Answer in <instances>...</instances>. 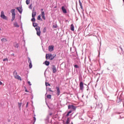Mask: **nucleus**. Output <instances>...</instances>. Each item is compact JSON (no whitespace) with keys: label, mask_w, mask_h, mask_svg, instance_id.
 I'll list each match as a JSON object with an SVG mask.
<instances>
[{"label":"nucleus","mask_w":124,"mask_h":124,"mask_svg":"<svg viewBox=\"0 0 124 124\" xmlns=\"http://www.w3.org/2000/svg\"><path fill=\"white\" fill-rule=\"evenodd\" d=\"M31 22H32V23H35V17H32V18L31 20Z\"/></svg>","instance_id":"5701e85b"},{"label":"nucleus","mask_w":124,"mask_h":124,"mask_svg":"<svg viewBox=\"0 0 124 124\" xmlns=\"http://www.w3.org/2000/svg\"><path fill=\"white\" fill-rule=\"evenodd\" d=\"M3 62H8V59L5 58V59H3Z\"/></svg>","instance_id":"58836bf2"},{"label":"nucleus","mask_w":124,"mask_h":124,"mask_svg":"<svg viewBox=\"0 0 124 124\" xmlns=\"http://www.w3.org/2000/svg\"><path fill=\"white\" fill-rule=\"evenodd\" d=\"M118 51L119 52L120 55H123L124 54V50L122 48V46H119L118 48Z\"/></svg>","instance_id":"1a4fd4ad"},{"label":"nucleus","mask_w":124,"mask_h":124,"mask_svg":"<svg viewBox=\"0 0 124 124\" xmlns=\"http://www.w3.org/2000/svg\"><path fill=\"white\" fill-rule=\"evenodd\" d=\"M68 113H69L70 114H71L72 113V109H70L69 111L67 112Z\"/></svg>","instance_id":"37998d69"},{"label":"nucleus","mask_w":124,"mask_h":124,"mask_svg":"<svg viewBox=\"0 0 124 124\" xmlns=\"http://www.w3.org/2000/svg\"><path fill=\"white\" fill-rule=\"evenodd\" d=\"M46 97L48 99H51V98L52 97V95L51 94H47L46 96Z\"/></svg>","instance_id":"c85d7f7f"},{"label":"nucleus","mask_w":124,"mask_h":124,"mask_svg":"<svg viewBox=\"0 0 124 124\" xmlns=\"http://www.w3.org/2000/svg\"><path fill=\"white\" fill-rule=\"evenodd\" d=\"M15 55V54L14 53H13V54H11V56H14Z\"/></svg>","instance_id":"6e6d98bb"},{"label":"nucleus","mask_w":124,"mask_h":124,"mask_svg":"<svg viewBox=\"0 0 124 124\" xmlns=\"http://www.w3.org/2000/svg\"><path fill=\"white\" fill-rule=\"evenodd\" d=\"M14 76H15V75H18V73H17V71L15 70L13 72Z\"/></svg>","instance_id":"473e14b6"},{"label":"nucleus","mask_w":124,"mask_h":124,"mask_svg":"<svg viewBox=\"0 0 124 124\" xmlns=\"http://www.w3.org/2000/svg\"><path fill=\"white\" fill-rule=\"evenodd\" d=\"M27 51H28V49L27 48V47L25 48V52H27Z\"/></svg>","instance_id":"4d7b16f0"},{"label":"nucleus","mask_w":124,"mask_h":124,"mask_svg":"<svg viewBox=\"0 0 124 124\" xmlns=\"http://www.w3.org/2000/svg\"><path fill=\"white\" fill-rule=\"evenodd\" d=\"M43 64H45L46 66H49L50 65V62L46 60L44 62Z\"/></svg>","instance_id":"dca6fc26"},{"label":"nucleus","mask_w":124,"mask_h":124,"mask_svg":"<svg viewBox=\"0 0 124 124\" xmlns=\"http://www.w3.org/2000/svg\"><path fill=\"white\" fill-rule=\"evenodd\" d=\"M36 16V12H32V17H34Z\"/></svg>","instance_id":"a878e982"},{"label":"nucleus","mask_w":124,"mask_h":124,"mask_svg":"<svg viewBox=\"0 0 124 124\" xmlns=\"http://www.w3.org/2000/svg\"><path fill=\"white\" fill-rule=\"evenodd\" d=\"M32 26L34 28H35L37 35L40 36L41 35V31H40V27L38 26V23L35 22L32 23Z\"/></svg>","instance_id":"f257e3e1"},{"label":"nucleus","mask_w":124,"mask_h":124,"mask_svg":"<svg viewBox=\"0 0 124 124\" xmlns=\"http://www.w3.org/2000/svg\"><path fill=\"white\" fill-rule=\"evenodd\" d=\"M29 107V102H28L26 105V108H28Z\"/></svg>","instance_id":"a19ab883"},{"label":"nucleus","mask_w":124,"mask_h":124,"mask_svg":"<svg viewBox=\"0 0 124 124\" xmlns=\"http://www.w3.org/2000/svg\"><path fill=\"white\" fill-rule=\"evenodd\" d=\"M14 47L15 48H17V49L19 48V44L16 43L14 44Z\"/></svg>","instance_id":"6ab92c4d"},{"label":"nucleus","mask_w":124,"mask_h":124,"mask_svg":"<svg viewBox=\"0 0 124 124\" xmlns=\"http://www.w3.org/2000/svg\"><path fill=\"white\" fill-rule=\"evenodd\" d=\"M43 10H44V9H41V14H42V12H44V11H43Z\"/></svg>","instance_id":"de8ad7c7"},{"label":"nucleus","mask_w":124,"mask_h":124,"mask_svg":"<svg viewBox=\"0 0 124 124\" xmlns=\"http://www.w3.org/2000/svg\"><path fill=\"white\" fill-rule=\"evenodd\" d=\"M51 69L52 70L53 73H56L57 72V68L55 65H52L51 67Z\"/></svg>","instance_id":"ddd939ff"},{"label":"nucleus","mask_w":124,"mask_h":124,"mask_svg":"<svg viewBox=\"0 0 124 124\" xmlns=\"http://www.w3.org/2000/svg\"><path fill=\"white\" fill-rule=\"evenodd\" d=\"M24 88H25V92L26 93H30V91H28V89H27V88L26 87H25Z\"/></svg>","instance_id":"4c0bfd02"},{"label":"nucleus","mask_w":124,"mask_h":124,"mask_svg":"<svg viewBox=\"0 0 124 124\" xmlns=\"http://www.w3.org/2000/svg\"><path fill=\"white\" fill-rule=\"evenodd\" d=\"M37 20L39 21H42V18H41V16L39 15L37 17Z\"/></svg>","instance_id":"bb28decb"},{"label":"nucleus","mask_w":124,"mask_h":124,"mask_svg":"<svg viewBox=\"0 0 124 124\" xmlns=\"http://www.w3.org/2000/svg\"><path fill=\"white\" fill-rule=\"evenodd\" d=\"M29 8L30 9H32V3H31L30 4V5L29 6Z\"/></svg>","instance_id":"c9c22d12"},{"label":"nucleus","mask_w":124,"mask_h":124,"mask_svg":"<svg viewBox=\"0 0 124 124\" xmlns=\"http://www.w3.org/2000/svg\"><path fill=\"white\" fill-rule=\"evenodd\" d=\"M61 9L62 12H63L64 14H66V13H67V11L66 10V9H65V7L64 6H62L61 7Z\"/></svg>","instance_id":"9b49d317"},{"label":"nucleus","mask_w":124,"mask_h":124,"mask_svg":"<svg viewBox=\"0 0 124 124\" xmlns=\"http://www.w3.org/2000/svg\"><path fill=\"white\" fill-rule=\"evenodd\" d=\"M41 16L43 20H46V18H45V12H42L41 14Z\"/></svg>","instance_id":"f3484780"},{"label":"nucleus","mask_w":124,"mask_h":124,"mask_svg":"<svg viewBox=\"0 0 124 124\" xmlns=\"http://www.w3.org/2000/svg\"><path fill=\"white\" fill-rule=\"evenodd\" d=\"M57 95L58 96L61 94V90H60V87H56Z\"/></svg>","instance_id":"4468645a"},{"label":"nucleus","mask_w":124,"mask_h":124,"mask_svg":"<svg viewBox=\"0 0 124 124\" xmlns=\"http://www.w3.org/2000/svg\"><path fill=\"white\" fill-rule=\"evenodd\" d=\"M21 18H22V16H19V20H21Z\"/></svg>","instance_id":"09e8293b"},{"label":"nucleus","mask_w":124,"mask_h":124,"mask_svg":"<svg viewBox=\"0 0 124 124\" xmlns=\"http://www.w3.org/2000/svg\"><path fill=\"white\" fill-rule=\"evenodd\" d=\"M52 115H53V113H49V116H52Z\"/></svg>","instance_id":"603ef678"},{"label":"nucleus","mask_w":124,"mask_h":124,"mask_svg":"<svg viewBox=\"0 0 124 124\" xmlns=\"http://www.w3.org/2000/svg\"><path fill=\"white\" fill-rule=\"evenodd\" d=\"M0 31H1V29L0 28Z\"/></svg>","instance_id":"338daca9"},{"label":"nucleus","mask_w":124,"mask_h":124,"mask_svg":"<svg viewBox=\"0 0 124 124\" xmlns=\"http://www.w3.org/2000/svg\"><path fill=\"white\" fill-rule=\"evenodd\" d=\"M31 1V0H26V3L27 4V5H29L30 4V2Z\"/></svg>","instance_id":"f704fd0d"},{"label":"nucleus","mask_w":124,"mask_h":124,"mask_svg":"<svg viewBox=\"0 0 124 124\" xmlns=\"http://www.w3.org/2000/svg\"><path fill=\"white\" fill-rule=\"evenodd\" d=\"M14 27H16V28H20V26H19L17 22H16L14 23Z\"/></svg>","instance_id":"aec40b11"},{"label":"nucleus","mask_w":124,"mask_h":124,"mask_svg":"<svg viewBox=\"0 0 124 124\" xmlns=\"http://www.w3.org/2000/svg\"><path fill=\"white\" fill-rule=\"evenodd\" d=\"M15 78L17 80H19V81H22V78H21V77L18 75H15Z\"/></svg>","instance_id":"2eb2a0df"},{"label":"nucleus","mask_w":124,"mask_h":124,"mask_svg":"<svg viewBox=\"0 0 124 124\" xmlns=\"http://www.w3.org/2000/svg\"><path fill=\"white\" fill-rule=\"evenodd\" d=\"M54 45L49 46L48 47V51L49 52H53V51H54Z\"/></svg>","instance_id":"f8f14e48"},{"label":"nucleus","mask_w":124,"mask_h":124,"mask_svg":"<svg viewBox=\"0 0 124 124\" xmlns=\"http://www.w3.org/2000/svg\"><path fill=\"white\" fill-rule=\"evenodd\" d=\"M46 104V105L47 106V107H48V108H50V107H49V106L48 105V104H47V103Z\"/></svg>","instance_id":"13d9d810"},{"label":"nucleus","mask_w":124,"mask_h":124,"mask_svg":"<svg viewBox=\"0 0 124 124\" xmlns=\"http://www.w3.org/2000/svg\"><path fill=\"white\" fill-rule=\"evenodd\" d=\"M74 67H75V68H76L77 69H79V65H77V64H74Z\"/></svg>","instance_id":"c756f323"},{"label":"nucleus","mask_w":124,"mask_h":124,"mask_svg":"<svg viewBox=\"0 0 124 124\" xmlns=\"http://www.w3.org/2000/svg\"><path fill=\"white\" fill-rule=\"evenodd\" d=\"M70 30L71 31H74V25H73V24L71 25Z\"/></svg>","instance_id":"412c9836"},{"label":"nucleus","mask_w":124,"mask_h":124,"mask_svg":"<svg viewBox=\"0 0 124 124\" xmlns=\"http://www.w3.org/2000/svg\"><path fill=\"white\" fill-rule=\"evenodd\" d=\"M0 17L2 18V19H3L4 20H7L8 19L7 16L4 15V12H3V11H2L1 12Z\"/></svg>","instance_id":"0eeeda50"},{"label":"nucleus","mask_w":124,"mask_h":124,"mask_svg":"<svg viewBox=\"0 0 124 124\" xmlns=\"http://www.w3.org/2000/svg\"><path fill=\"white\" fill-rule=\"evenodd\" d=\"M70 114L69 113L67 112V114H66V117H69V115H70Z\"/></svg>","instance_id":"c03bdc74"},{"label":"nucleus","mask_w":124,"mask_h":124,"mask_svg":"<svg viewBox=\"0 0 124 124\" xmlns=\"http://www.w3.org/2000/svg\"><path fill=\"white\" fill-rule=\"evenodd\" d=\"M83 85H85V86H87V84L83 83Z\"/></svg>","instance_id":"052dcab7"},{"label":"nucleus","mask_w":124,"mask_h":124,"mask_svg":"<svg viewBox=\"0 0 124 124\" xmlns=\"http://www.w3.org/2000/svg\"><path fill=\"white\" fill-rule=\"evenodd\" d=\"M79 90L81 92H83L84 91V83L83 81H80L79 82Z\"/></svg>","instance_id":"423d86ee"},{"label":"nucleus","mask_w":124,"mask_h":124,"mask_svg":"<svg viewBox=\"0 0 124 124\" xmlns=\"http://www.w3.org/2000/svg\"><path fill=\"white\" fill-rule=\"evenodd\" d=\"M1 42H7V39H6V38H2L1 39Z\"/></svg>","instance_id":"393cba45"},{"label":"nucleus","mask_w":124,"mask_h":124,"mask_svg":"<svg viewBox=\"0 0 124 124\" xmlns=\"http://www.w3.org/2000/svg\"><path fill=\"white\" fill-rule=\"evenodd\" d=\"M16 9L17 10L20 14H22V13H23V9L22 8V6L17 7L16 8Z\"/></svg>","instance_id":"9d476101"},{"label":"nucleus","mask_w":124,"mask_h":124,"mask_svg":"<svg viewBox=\"0 0 124 124\" xmlns=\"http://www.w3.org/2000/svg\"><path fill=\"white\" fill-rule=\"evenodd\" d=\"M76 108H77V107L73 105H69L68 106V109H71L73 111H75V110H76Z\"/></svg>","instance_id":"39448f33"},{"label":"nucleus","mask_w":124,"mask_h":124,"mask_svg":"<svg viewBox=\"0 0 124 124\" xmlns=\"http://www.w3.org/2000/svg\"><path fill=\"white\" fill-rule=\"evenodd\" d=\"M34 117H35V114H34Z\"/></svg>","instance_id":"0e129e2a"},{"label":"nucleus","mask_w":124,"mask_h":124,"mask_svg":"<svg viewBox=\"0 0 124 124\" xmlns=\"http://www.w3.org/2000/svg\"><path fill=\"white\" fill-rule=\"evenodd\" d=\"M0 85H3V83H2V82H1V81L0 80Z\"/></svg>","instance_id":"3c124183"},{"label":"nucleus","mask_w":124,"mask_h":124,"mask_svg":"<svg viewBox=\"0 0 124 124\" xmlns=\"http://www.w3.org/2000/svg\"><path fill=\"white\" fill-rule=\"evenodd\" d=\"M123 0V2H124V0Z\"/></svg>","instance_id":"69168bd1"},{"label":"nucleus","mask_w":124,"mask_h":124,"mask_svg":"<svg viewBox=\"0 0 124 124\" xmlns=\"http://www.w3.org/2000/svg\"><path fill=\"white\" fill-rule=\"evenodd\" d=\"M78 2L81 9L83 10V5H82V2H81V0H78Z\"/></svg>","instance_id":"4be33fe9"},{"label":"nucleus","mask_w":124,"mask_h":124,"mask_svg":"<svg viewBox=\"0 0 124 124\" xmlns=\"http://www.w3.org/2000/svg\"><path fill=\"white\" fill-rule=\"evenodd\" d=\"M57 28H58V25L56 24L55 25H53V29H57Z\"/></svg>","instance_id":"e433bc0d"},{"label":"nucleus","mask_w":124,"mask_h":124,"mask_svg":"<svg viewBox=\"0 0 124 124\" xmlns=\"http://www.w3.org/2000/svg\"><path fill=\"white\" fill-rule=\"evenodd\" d=\"M107 70H110V69H109V68H107Z\"/></svg>","instance_id":"bf43d9fd"},{"label":"nucleus","mask_w":124,"mask_h":124,"mask_svg":"<svg viewBox=\"0 0 124 124\" xmlns=\"http://www.w3.org/2000/svg\"><path fill=\"white\" fill-rule=\"evenodd\" d=\"M35 9L34 8V7L33 8V9L32 10V12H35Z\"/></svg>","instance_id":"8fccbe9b"},{"label":"nucleus","mask_w":124,"mask_h":124,"mask_svg":"<svg viewBox=\"0 0 124 124\" xmlns=\"http://www.w3.org/2000/svg\"><path fill=\"white\" fill-rule=\"evenodd\" d=\"M18 106L19 110H21V107L22 106V103L18 102Z\"/></svg>","instance_id":"b1692460"},{"label":"nucleus","mask_w":124,"mask_h":124,"mask_svg":"<svg viewBox=\"0 0 124 124\" xmlns=\"http://www.w3.org/2000/svg\"><path fill=\"white\" fill-rule=\"evenodd\" d=\"M69 124V118H68L66 121V122L65 123H63V124Z\"/></svg>","instance_id":"2f4dec72"},{"label":"nucleus","mask_w":124,"mask_h":124,"mask_svg":"<svg viewBox=\"0 0 124 124\" xmlns=\"http://www.w3.org/2000/svg\"><path fill=\"white\" fill-rule=\"evenodd\" d=\"M8 122H10V120H8Z\"/></svg>","instance_id":"774afa93"},{"label":"nucleus","mask_w":124,"mask_h":124,"mask_svg":"<svg viewBox=\"0 0 124 124\" xmlns=\"http://www.w3.org/2000/svg\"><path fill=\"white\" fill-rule=\"evenodd\" d=\"M33 121H34L33 124H34L35 123V122L36 121V118H35V116H34L33 117Z\"/></svg>","instance_id":"72a5a7b5"},{"label":"nucleus","mask_w":124,"mask_h":124,"mask_svg":"<svg viewBox=\"0 0 124 124\" xmlns=\"http://www.w3.org/2000/svg\"><path fill=\"white\" fill-rule=\"evenodd\" d=\"M47 91H48L49 92H51V93H53V91H52V90H51V88H48L47 89Z\"/></svg>","instance_id":"ea45409f"},{"label":"nucleus","mask_w":124,"mask_h":124,"mask_svg":"<svg viewBox=\"0 0 124 124\" xmlns=\"http://www.w3.org/2000/svg\"><path fill=\"white\" fill-rule=\"evenodd\" d=\"M28 62L29 63V67L31 69V68H32V63H31V58L30 57H28Z\"/></svg>","instance_id":"6e6552de"},{"label":"nucleus","mask_w":124,"mask_h":124,"mask_svg":"<svg viewBox=\"0 0 124 124\" xmlns=\"http://www.w3.org/2000/svg\"><path fill=\"white\" fill-rule=\"evenodd\" d=\"M31 99H33V94L31 93Z\"/></svg>","instance_id":"49530a36"},{"label":"nucleus","mask_w":124,"mask_h":124,"mask_svg":"<svg viewBox=\"0 0 124 124\" xmlns=\"http://www.w3.org/2000/svg\"><path fill=\"white\" fill-rule=\"evenodd\" d=\"M45 84H46V87H48V86L50 87L51 86V84H50V83H49V82H46Z\"/></svg>","instance_id":"7c9ffc66"},{"label":"nucleus","mask_w":124,"mask_h":124,"mask_svg":"<svg viewBox=\"0 0 124 124\" xmlns=\"http://www.w3.org/2000/svg\"><path fill=\"white\" fill-rule=\"evenodd\" d=\"M33 113H34V110L33 111Z\"/></svg>","instance_id":"e2e57ef3"},{"label":"nucleus","mask_w":124,"mask_h":124,"mask_svg":"<svg viewBox=\"0 0 124 124\" xmlns=\"http://www.w3.org/2000/svg\"><path fill=\"white\" fill-rule=\"evenodd\" d=\"M95 107V109H97L98 110H100V111H102V103H99L98 102H96L95 104H94Z\"/></svg>","instance_id":"f03ea898"},{"label":"nucleus","mask_w":124,"mask_h":124,"mask_svg":"<svg viewBox=\"0 0 124 124\" xmlns=\"http://www.w3.org/2000/svg\"><path fill=\"white\" fill-rule=\"evenodd\" d=\"M56 55L55 54L54 56H53V54H46V60H50V61H53L54 59L56 57Z\"/></svg>","instance_id":"7ed1b4c3"},{"label":"nucleus","mask_w":124,"mask_h":124,"mask_svg":"<svg viewBox=\"0 0 124 124\" xmlns=\"http://www.w3.org/2000/svg\"><path fill=\"white\" fill-rule=\"evenodd\" d=\"M110 18L112 21H113L114 24H116V21H115V17L113 16H110Z\"/></svg>","instance_id":"a211bd4d"},{"label":"nucleus","mask_w":124,"mask_h":124,"mask_svg":"<svg viewBox=\"0 0 124 124\" xmlns=\"http://www.w3.org/2000/svg\"><path fill=\"white\" fill-rule=\"evenodd\" d=\"M46 31H47V28H46V27H45L43 30V32L44 33H45V32H46Z\"/></svg>","instance_id":"cd10ccee"},{"label":"nucleus","mask_w":124,"mask_h":124,"mask_svg":"<svg viewBox=\"0 0 124 124\" xmlns=\"http://www.w3.org/2000/svg\"><path fill=\"white\" fill-rule=\"evenodd\" d=\"M28 85H29V86H31V81H28Z\"/></svg>","instance_id":"79ce46f5"},{"label":"nucleus","mask_w":124,"mask_h":124,"mask_svg":"<svg viewBox=\"0 0 124 124\" xmlns=\"http://www.w3.org/2000/svg\"><path fill=\"white\" fill-rule=\"evenodd\" d=\"M11 13H12V19L11 22H13L14 20H15V17L16 16V13L15 12V9H12L10 11Z\"/></svg>","instance_id":"20e7f679"},{"label":"nucleus","mask_w":124,"mask_h":124,"mask_svg":"<svg viewBox=\"0 0 124 124\" xmlns=\"http://www.w3.org/2000/svg\"><path fill=\"white\" fill-rule=\"evenodd\" d=\"M89 86H87V91H89Z\"/></svg>","instance_id":"5fc2aeb1"},{"label":"nucleus","mask_w":124,"mask_h":124,"mask_svg":"<svg viewBox=\"0 0 124 124\" xmlns=\"http://www.w3.org/2000/svg\"><path fill=\"white\" fill-rule=\"evenodd\" d=\"M21 30L23 31V25H22V26H21Z\"/></svg>","instance_id":"864d4df0"},{"label":"nucleus","mask_w":124,"mask_h":124,"mask_svg":"<svg viewBox=\"0 0 124 124\" xmlns=\"http://www.w3.org/2000/svg\"><path fill=\"white\" fill-rule=\"evenodd\" d=\"M19 23L20 24V26H21V27H22V25H23V23H22V21H21V20H19Z\"/></svg>","instance_id":"a18cd8bd"},{"label":"nucleus","mask_w":124,"mask_h":124,"mask_svg":"<svg viewBox=\"0 0 124 124\" xmlns=\"http://www.w3.org/2000/svg\"><path fill=\"white\" fill-rule=\"evenodd\" d=\"M98 53H99V54H100V52L99 51Z\"/></svg>","instance_id":"680f3d73"}]
</instances>
